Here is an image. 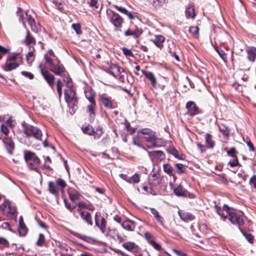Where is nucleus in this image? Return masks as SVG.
Segmentation results:
<instances>
[{"label":"nucleus","mask_w":256,"mask_h":256,"mask_svg":"<svg viewBox=\"0 0 256 256\" xmlns=\"http://www.w3.org/2000/svg\"><path fill=\"white\" fill-rule=\"evenodd\" d=\"M138 134L144 135L143 138L146 142V146L152 148L160 147L162 144L161 140L156 137V132L149 128H143L138 132Z\"/></svg>","instance_id":"obj_1"},{"label":"nucleus","mask_w":256,"mask_h":256,"mask_svg":"<svg viewBox=\"0 0 256 256\" xmlns=\"http://www.w3.org/2000/svg\"><path fill=\"white\" fill-rule=\"evenodd\" d=\"M21 60L19 54H9L4 66H3V70L6 72H9L16 68L19 66Z\"/></svg>","instance_id":"obj_2"},{"label":"nucleus","mask_w":256,"mask_h":256,"mask_svg":"<svg viewBox=\"0 0 256 256\" xmlns=\"http://www.w3.org/2000/svg\"><path fill=\"white\" fill-rule=\"evenodd\" d=\"M24 159L30 170L38 172V166L40 164V160L34 153L30 152H24Z\"/></svg>","instance_id":"obj_3"},{"label":"nucleus","mask_w":256,"mask_h":256,"mask_svg":"<svg viewBox=\"0 0 256 256\" xmlns=\"http://www.w3.org/2000/svg\"><path fill=\"white\" fill-rule=\"evenodd\" d=\"M24 132L28 137L33 136L38 140H42V132L38 128L32 126H24Z\"/></svg>","instance_id":"obj_4"},{"label":"nucleus","mask_w":256,"mask_h":256,"mask_svg":"<svg viewBox=\"0 0 256 256\" xmlns=\"http://www.w3.org/2000/svg\"><path fill=\"white\" fill-rule=\"evenodd\" d=\"M112 13V16L110 18V22L114 26V30L121 31V28L122 27L124 22L123 18L117 13L111 10Z\"/></svg>","instance_id":"obj_5"},{"label":"nucleus","mask_w":256,"mask_h":256,"mask_svg":"<svg viewBox=\"0 0 256 256\" xmlns=\"http://www.w3.org/2000/svg\"><path fill=\"white\" fill-rule=\"evenodd\" d=\"M40 70L42 74L44 76L45 80L48 84L52 88L54 84V77L53 75L50 74V72L46 70H44L41 66H40Z\"/></svg>","instance_id":"obj_6"},{"label":"nucleus","mask_w":256,"mask_h":256,"mask_svg":"<svg viewBox=\"0 0 256 256\" xmlns=\"http://www.w3.org/2000/svg\"><path fill=\"white\" fill-rule=\"evenodd\" d=\"M186 108L188 110V114L190 116H195L199 113L198 107L192 101H189L186 103Z\"/></svg>","instance_id":"obj_7"},{"label":"nucleus","mask_w":256,"mask_h":256,"mask_svg":"<svg viewBox=\"0 0 256 256\" xmlns=\"http://www.w3.org/2000/svg\"><path fill=\"white\" fill-rule=\"evenodd\" d=\"M142 72L150 81V84L152 88L156 89L157 88V80L154 74L152 72H146L144 70H142Z\"/></svg>","instance_id":"obj_8"},{"label":"nucleus","mask_w":256,"mask_h":256,"mask_svg":"<svg viewBox=\"0 0 256 256\" xmlns=\"http://www.w3.org/2000/svg\"><path fill=\"white\" fill-rule=\"evenodd\" d=\"M229 219L232 224L241 226L243 224V220L240 216L236 214L235 212H229Z\"/></svg>","instance_id":"obj_9"},{"label":"nucleus","mask_w":256,"mask_h":256,"mask_svg":"<svg viewBox=\"0 0 256 256\" xmlns=\"http://www.w3.org/2000/svg\"><path fill=\"white\" fill-rule=\"evenodd\" d=\"M3 142L8 151L10 154H12V150L14 148V144L11 138L8 136H4L3 139Z\"/></svg>","instance_id":"obj_10"},{"label":"nucleus","mask_w":256,"mask_h":256,"mask_svg":"<svg viewBox=\"0 0 256 256\" xmlns=\"http://www.w3.org/2000/svg\"><path fill=\"white\" fill-rule=\"evenodd\" d=\"M142 30L138 28H136L134 29H128L125 32L124 34L126 36H132L134 38H137L140 36L142 34Z\"/></svg>","instance_id":"obj_11"},{"label":"nucleus","mask_w":256,"mask_h":256,"mask_svg":"<svg viewBox=\"0 0 256 256\" xmlns=\"http://www.w3.org/2000/svg\"><path fill=\"white\" fill-rule=\"evenodd\" d=\"M122 246L125 249L133 252H136L138 249V246L132 242H126L122 244Z\"/></svg>","instance_id":"obj_12"},{"label":"nucleus","mask_w":256,"mask_h":256,"mask_svg":"<svg viewBox=\"0 0 256 256\" xmlns=\"http://www.w3.org/2000/svg\"><path fill=\"white\" fill-rule=\"evenodd\" d=\"M75 95L74 91L71 88L64 91L65 100L68 103L73 100L76 101Z\"/></svg>","instance_id":"obj_13"},{"label":"nucleus","mask_w":256,"mask_h":256,"mask_svg":"<svg viewBox=\"0 0 256 256\" xmlns=\"http://www.w3.org/2000/svg\"><path fill=\"white\" fill-rule=\"evenodd\" d=\"M51 70L56 75L60 76H64L65 75V68L62 64H58L57 66L52 65Z\"/></svg>","instance_id":"obj_14"},{"label":"nucleus","mask_w":256,"mask_h":256,"mask_svg":"<svg viewBox=\"0 0 256 256\" xmlns=\"http://www.w3.org/2000/svg\"><path fill=\"white\" fill-rule=\"evenodd\" d=\"M100 100L104 107L106 108L114 109L116 107L110 100L103 95L100 96Z\"/></svg>","instance_id":"obj_15"},{"label":"nucleus","mask_w":256,"mask_h":256,"mask_svg":"<svg viewBox=\"0 0 256 256\" xmlns=\"http://www.w3.org/2000/svg\"><path fill=\"white\" fill-rule=\"evenodd\" d=\"M148 154L152 158H156L160 161H162L165 158L164 154L161 150H155L149 152Z\"/></svg>","instance_id":"obj_16"},{"label":"nucleus","mask_w":256,"mask_h":256,"mask_svg":"<svg viewBox=\"0 0 256 256\" xmlns=\"http://www.w3.org/2000/svg\"><path fill=\"white\" fill-rule=\"evenodd\" d=\"M247 58L251 62H254L256 58V48L254 47L250 48L246 50Z\"/></svg>","instance_id":"obj_17"},{"label":"nucleus","mask_w":256,"mask_h":256,"mask_svg":"<svg viewBox=\"0 0 256 256\" xmlns=\"http://www.w3.org/2000/svg\"><path fill=\"white\" fill-rule=\"evenodd\" d=\"M180 218L184 222H188L194 219V216L190 213L183 210L178 211Z\"/></svg>","instance_id":"obj_18"},{"label":"nucleus","mask_w":256,"mask_h":256,"mask_svg":"<svg viewBox=\"0 0 256 256\" xmlns=\"http://www.w3.org/2000/svg\"><path fill=\"white\" fill-rule=\"evenodd\" d=\"M122 226L128 231H133L135 228V224L132 221L126 220L121 224Z\"/></svg>","instance_id":"obj_19"},{"label":"nucleus","mask_w":256,"mask_h":256,"mask_svg":"<svg viewBox=\"0 0 256 256\" xmlns=\"http://www.w3.org/2000/svg\"><path fill=\"white\" fill-rule=\"evenodd\" d=\"M26 17L27 18V22L30 26L32 30L36 32H37L38 30V26L36 24L34 20L30 16L28 15V14H26Z\"/></svg>","instance_id":"obj_20"},{"label":"nucleus","mask_w":256,"mask_h":256,"mask_svg":"<svg viewBox=\"0 0 256 256\" xmlns=\"http://www.w3.org/2000/svg\"><path fill=\"white\" fill-rule=\"evenodd\" d=\"M80 216L81 218L88 224L90 226L92 224V218L90 212L85 210L84 212H82V214Z\"/></svg>","instance_id":"obj_21"},{"label":"nucleus","mask_w":256,"mask_h":256,"mask_svg":"<svg viewBox=\"0 0 256 256\" xmlns=\"http://www.w3.org/2000/svg\"><path fill=\"white\" fill-rule=\"evenodd\" d=\"M164 40L165 38L162 35H156L155 36V39L153 40V42L156 46L162 48L164 46L162 43L164 42Z\"/></svg>","instance_id":"obj_22"},{"label":"nucleus","mask_w":256,"mask_h":256,"mask_svg":"<svg viewBox=\"0 0 256 256\" xmlns=\"http://www.w3.org/2000/svg\"><path fill=\"white\" fill-rule=\"evenodd\" d=\"M163 168L164 172L168 174L170 176H172L174 178H175L174 170L172 166L169 164H163Z\"/></svg>","instance_id":"obj_23"},{"label":"nucleus","mask_w":256,"mask_h":256,"mask_svg":"<svg viewBox=\"0 0 256 256\" xmlns=\"http://www.w3.org/2000/svg\"><path fill=\"white\" fill-rule=\"evenodd\" d=\"M0 210L6 214H14V210L10 212V204L7 202H4L0 206Z\"/></svg>","instance_id":"obj_24"},{"label":"nucleus","mask_w":256,"mask_h":256,"mask_svg":"<svg viewBox=\"0 0 256 256\" xmlns=\"http://www.w3.org/2000/svg\"><path fill=\"white\" fill-rule=\"evenodd\" d=\"M97 215L98 213L96 212L95 214L96 224L100 228L101 231L104 233L105 232L106 230V221L104 218H102L100 220V223L99 224L96 219Z\"/></svg>","instance_id":"obj_25"},{"label":"nucleus","mask_w":256,"mask_h":256,"mask_svg":"<svg viewBox=\"0 0 256 256\" xmlns=\"http://www.w3.org/2000/svg\"><path fill=\"white\" fill-rule=\"evenodd\" d=\"M48 190L51 194L56 196L58 194L59 188L55 182H48Z\"/></svg>","instance_id":"obj_26"},{"label":"nucleus","mask_w":256,"mask_h":256,"mask_svg":"<svg viewBox=\"0 0 256 256\" xmlns=\"http://www.w3.org/2000/svg\"><path fill=\"white\" fill-rule=\"evenodd\" d=\"M186 18H194L195 16L194 10L193 6L190 5L186 10Z\"/></svg>","instance_id":"obj_27"},{"label":"nucleus","mask_w":256,"mask_h":256,"mask_svg":"<svg viewBox=\"0 0 256 256\" xmlns=\"http://www.w3.org/2000/svg\"><path fill=\"white\" fill-rule=\"evenodd\" d=\"M18 232L22 236H25L27 234L28 228L23 221L19 222Z\"/></svg>","instance_id":"obj_28"},{"label":"nucleus","mask_w":256,"mask_h":256,"mask_svg":"<svg viewBox=\"0 0 256 256\" xmlns=\"http://www.w3.org/2000/svg\"><path fill=\"white\" fill-rule=\"evenodd\" d=\"M206 143L208 148H212L214 145V142L212 139V136L210 134H206Z\"/></svg>","instance_id":"obj_29"},{"label":"nucleus","mask_w":256,"mask_h":256,"mask_svg":"<svg viewBox=\"0 0 256 256\" xmlns=\"http://www.w3.org/2000/svg\"><path fill=\"white\" fill-rule=\"evenodd\" d=\"M152 214L154 216L156 220L162 225H163L162 218L159 214L158 212L154 208H150Z\"/></svg>","instance_id":"obj_30"},{"label":"nucleus","mask_w":256,"mask_h":256,"mask_svg":"<svg viewBox=\"0 0 256 256\" xmlns=\"http://www.w3.org/2000/svg\"><path fill=\"white\" fill-rule=\"evenodd\" d=\"M90 103V104L87 106V110L90 116H95L94 111L96 108V102Z\"/></svg>","instance_id":"obj_31"},{"label":"nucleus","mask_w":256,"mask_h":256,"mask_svg":"<svg viewBox=\"0 0 256 256\" xmlns=\"http://www.w3.org/2000/svg\"><path fill=\"white\" fill-rule=\"evenodd\" d=\"M174 192L176 196H185L186 190L182 186H179L174 190Z\"/></svg>","instance_id":"obj_32"},{"label":"nucleus","mask_w":256,"mask_h":256,"mask_svg":"<svg viewBox=\"0 0 256 256\" xmlns=\"http://www.w3.org/2000/svg\"><path fill=\"white\" fill-rule=\"evenodd\" d=\"M94 138L96 139L99 138L103 134V130L101 127L98 126L94 130L93 129V132Z\"/></svg>","instance_id":"obj_33"},{"label":"nucleus","mask_w":256,"mask_h":256,"mask_svg":"<svg viewBox=\"0 0 256 256\" xmlns=\"http://www.w3.org/2000/svg\"><path fill=\"white\" fill-rule=\"evenodd\" d=\"M85 96L86 98L89 100L90 102H95L94 94L92 90H87L85 92Z\"/></svg>","instance_id":"obj_34"},{"label":"nucleus","mask_w":256,"mask_h":256,"mask_svg":"<svg viewBox=\"0 0 256 256\" xmlns=\"http://www.w3.org/2000/svg\"><path fill=\"white\" fill-rule=\"evenodd\" d=\"M25 42L26 44H30L35 43L34 38L30 35V32L27 30V34L25 38Z\"/></svg>","instance_id":"obj_35"},{"label":"nucleus","mask_w":256,"mask_h":256,"mask_svg":"<svg viewBox=\"0 0 256 256\" xmlns=\"http://www.w3.org/2000/svg\"><path fill=\"white\" fill-rule=\"evenodd\" d=\"M176 172L180 174L184 172V166L182 164H175Z\"/></svg>","instance_id":"obj_36"},{"label":"nucleus","mask_w":256,"mask_h":256,"mask_svg":"<svg viewBox=\"0 0 256 256\" xmlns=\"http://www.w3.org/2000/svg\"><path fill=\"white\" fill-rule=\"evenodd\" d=\"M74 235L78 238L82 240L88 242H92V238L90 237L86 236L85 235H82L80 234L75 232Z\"/></svg>","instance_id":"obj_37"},{"label":"nucleus","mask_w":256,"mask_h":256,"mask_svg":"<svg viewBox=\"0 0 256 256\" xmlns=\"http://www.w3.org/2000/svg\"><path fill=\"white\" fill-rule=\"evenodd\" d=\"M10 246V244L5 238L2 236H0V246H2L4 248H8Z\"/></svg>","instance_id":"obj_38"},{"label":"nucleus","mask_w":256,"mask_h":256,"mask_svg":"<svg viewBox=\"0 0 256 256\" xmlns=\"http://www.w3.org/2000/svg\"><path fill=\"white\" fill-rule=\"evenodd\" d=\"M148 243L150 246H152L154 248H155L157 250H162V248L161 246L159 244L156 242L155 241L153 240H148Z\"/></svg>","instance_id":"obj_39"},{"label":"nucleus","mask_w":256,"mask_h":256,"mask_svg":"<svg viewBox=\"0 0 256 256\" xmlns=\"http://www.w3.org/2000/svg\"><path fill=\"white\" fill-rule=\"evenodd\" d=\"M55 183L59 188V190L63 189L66 186L65 182L61 178L57 179Z\"/></svg>","instance_id":"obj_40"},{"label":"nucleus","mask_w":256,"mask_h":256,"mask_svg":"<svg viewBox=\"0 0 256 256\" xmlns=\"http://www.w3.org/2000/svg\"><path fill=\"white\" fill-rule=\"evenodd\" d=\"M68 196L70 199L72 201L74 202L80 198V195L78 193L76 192H70L68 194Z\"/></svg>","instance_id":"obj_41"},{"label":"nucleus","mask_w":256,"mask_h":256,"mask_svg":"<svg viewBox=\"0 0 256 256\" xmlns=\"http://www.w3.org/2000/svg\"><path fill=\"white\" fill-rule=\"evenodd\" d=\"M45 243V238L44 236L42 234H39V237L38 241L36 242V244L38 246H43Z\"/></svg>","instance_id":"obj_42"},{"label":"nucleus","mask_w":256,"mask_h":256,"mask_svg":"<svg viewBox=\"0 0 256 256\" xmlns=\"http://www.w3.org/2000/svg\"><path fill=\"white\" fill-rule=\"evenodd\" d=\"M34 60V54L33 50L28 52L26 55V60L28 64H31Z\"/></svg>","instance_id":"obj_43"},{"label":"nucleus","mask_w":256,"mask_h":256,"mask_svg":"<svg viewBox=\"0 0 256 256\" xmlns=\"http://www.w3.org/2000/svg\"><path fill=\"white\" fill-rule=\"evenodd\" d=\"M72 26L78 34H82L80 25L79 24H73Z\"/></svg>","instance_id":"obj_44"},{"label":"nucleus","mask_w":256,"mask_h":256,"mask_svg":"<svg viewBox=\"0 0 256 256\" xmlns=\"http://www.w3.org/2000/svg\"><path fill=\"white\" fill-rule=\"evenodd\" d=\"M82 130L84 132L85 134H88L90 135H92L93 132L92 126L90 125L82 128Z\"/></svg>","instance_id":"obj_45"},{"label":"nucleus","mask_w":256,"mask_h":256,"mask_svg":"<svg viewBox=\"0 0 256 256\" xmlns=\"http://www.w3.org/2000/svg\"><path fill=\"white\" fill-rule=\"evenodd\" d=\"M140 181V176L138 174H134L133 175L130 179V182H132L134 183H138Z\"/></svg>","instance_id":"obj_46"},{"label":"nucleus","mask_w":256,"mask_h":256,"mask_svg":"<svg viewBox=\"0 0 256 256\" xmlns=\"http://www.w3.org/2000/svg\"><path fill=\"white\" fill-rule=\"evenodd\" d=\"M132 142H133L134 144L140 148H142L144 150H146V149L144 147H143L142 146V144H140L138 137L133 138Z\"/></svg>","instance_id":"obj_47"},{"label":"nucleus","mask_w":256,"mask_h":256,"mask_svg":"<svg viewBox=\"0 0 256 256\" xmlns=\"http://www.w3.org/2000/svg\"><path fill=\"white\" fill-rule=\"evenodd\" d=\"M22 74L25 77L28 78L30 80H32L34 78V76L32 74L26 72V71H22L21 72Z\"/></svg>","instance_id":"obj_48"},{"label":"nucleus","mask_w":256,"mask_h":256,"mask_svg":"<svg viewBox=\"0 0 256 256\" xmlns=\"http://www.w3.org/2000/svg\"><path fill=\"white\" fill-rule=\"evenodd\" d=\"M170 153L174 156L176 158H179V159H180V154L174 148H172L171 150H170Z\"/></svg>","instance_id":"obj_49"},{"label":"nucleus","mask_w":256,"mask_h":256,"mask_svg":"<svg viewBox=\"0 0 256 256\" xmlns=\"http://www.w3.org/2000/svg\"><path fill=\"white\" fill-rule=\"evenodd\" d=\"M64 80L67 86L70 88L72 86V83L70 78L68 76H66L64 78Z\"/></svg>","instance_id":"obj_50"},{"label":"nucleus","mask_w":256,"mask_h":256,"mask_svg":"<svg viewBox=\"0 0 256 256\" xmlns=\"http://www.w3.org/2000/svg\"><path fill=\"white\" fill-rule=\"evenodd\" d=\"M85 210H84L82 208L80 207H78L76 210L74 212V216L78 218V214L80 216L82 214V212H84Z\"/></svg>","instance_id":"obj_51"},{"label":"nucleus","mask_w":256,"mask_h":256,"mask_svg":"<svg viewBox=\"0 0 256 256\" xmlns=\"http://www.w3.org/2000/svg\"><path fill=\"white\" fill-rule=\"evenodd\" d=\"M172 252H174L178 256H187L186 254L184 252L175 248L172 249Z\"/></svg>","instance_id":"obj_52"},{"label":"nucleus","mask_w":256,"mask_h":256,"mask_svg":"<svg viewBox=\"0 0 256 256\" xmlns=\"http://www.w3.org/2000/svg\"><path fill=\"white\" fill-rule=\"evenodd\" d=\"M0 130L1 132L6 135L5 136H6L9 132V130L8 127L4 124H2L1 125Z\"/></svg>","instance_id":"obj_53"},{"label":"nucleus","mask_w":256,"mask_h":256,"mask_svg":"<svg viewBox=\"0 0 256 256\" xmlns=\"http://www.w3.org/2000/svg\"><path fill=\"white\" fill-rule=\"evenodd\" d=\"M26 14H27L26 12H25L24 14H20V18H19L20 21L22 22L24 26H26V20H27V18L26 17Z\"/></svg>","instance_id":"obj_54"},{"label":"nucleus","mask_w":256,"mask_h":256,"mask_svg":"<svg viewBox=\"0 0 256 256\" xmlns=\"http://www.w3.org/2000/svg\"><path fill=\"white\" fill-rule=\"evenodd\" d=\"M166 0H154L153 4L155 6H160L165 2Z\"/></svg>","instance_id":"obj_55"},{"label":"nucleus","mask_w":256,"mask_h":256,"mask_svg":"<svg viewBox=\"0 0 256 256\" xmlns=\"http://www.w3.org/2000/svg\"><path fill=\"white\" fill-rule=\"evenodd\" d=\"M198 28L197 26H190L189 28V32L192 34H197L198 33Z\"/></svg>","instance_id":"obj_56"},{"label":"nucleus","mask_w":256,"mask_h":256,"mask_svg":"<svg viewBox=\"0 0 256 256\" xmlns=\"http://www.w3.org/2000/svg\"><path fill=\"white\" fill-rule=\"evenodd\" d=\"M216 50L218 54L220 57L223 59L224 60L225 58V53L224 50H222L218 48H216Z\"/></svg>","instance_id":"obj_57"},{"label":"nucleus","mask_w":256,"mask_h":256,"mask_svg":"<svg viewBox=\"0 0 256 256\" xmlns=\"http://www.w3.org/2000/svg\"><path fill=\"white\" fill-rule=\"evenodd\" d=\"M114 7L118 10L122 14H126L128 10L124 8L119 6L116 5H114Z\"/></svg>","instance_id":"obj_58"},{"label":"nucleus","mask_w":256,"mask_h":256,"mask_svg":"<svg viewBox=\"0 0 256 256\" xmlns=\"http://www.w3.org/2000/svg\"><path fill=\"white\" fill-rule=\"evenodd\" d=\"M246 143L247 144V146L249 147L250 150L252 152L254 151V148L250 140L248 138H246V140H244Z\"/></svg>","instance_id":"obj_59"},{"label":"nucleus","mask_w":256,"mask_h":256,"mask_svg":"<svg viewBox=\"0 0 256 256\" xmlns=\"http://www.w3.org/2000/svg\"><path fill=\"white\" fill-rule=\"evenodd\" d=\"M122 50L124 54L126 56H133V54L130 50L127 48H123Z\"/></svg>","instance_id":"obj_60"},{"label":"nucleus","mask_w":256,"mask_h":256,"mask_svg":"<svg viewBox=\"0 0 256 256\" xmlns=\"http://www.w3.org/2000/svg\"><path fill=\"white\" fill-rule=\"evenodd\" d=\"M244 235L248 242L251 244L254 242V237L251 234H244Z\"/></svg>","instance_id":"obj_61"},{"label":"nucleus","mask_w":256,"mask_h":256,"mask_svg":"<svg viewBox=\"0 0 256 256\" xmlns=\"http://www.w3.org/2000/svg\"><path fill=\"white\" fill-rule=\"evenodd\" d=\"M239 164H240L237 158L234 160L232 161H230L228 163V165H229L230 167H234Z\"/></svg>","instance_id":"obj_62"},{"label":"nucleus","mask_w":256,"mask_h":256,"mask_svg":"<svg viewBox=\"0 0 256 256\" xmlns=\"http://www.w3.org/2000/svg\"><path fill=\"white\" fill-rule=\"evenodd\" d=\"M8 50L2 46H0V60L2 58V55L6 54Z\"/></svg>","instance_id":"obj_63"},{"label":"nucleus","mask_w":256,"mask_h":256,"mask_svg":"<svg viewBox=\"0 0 256 256\" xmlns=\"http://www.w3.org/2000/svg\"><path fill=\"white\" fill-rule=\"evenodd\" d=\"M215 208L217 214L222 218L224 220H225L227 218V216H224L220 213V208L218 207V206L215 205Z\"/></svg>","instance_id":"obj_64"}]
</instances>
